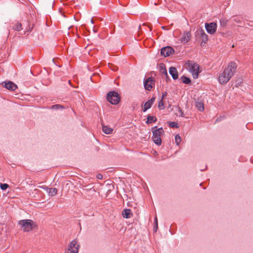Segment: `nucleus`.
Masks as SVG:
<instances>
[{"instance_id": "a878e982", "label": "nucleus", "mask_w": 253, "mask_h": 253, "mask_svg": "<svg viewBox=\"0 0 253 253\" xmlns=\"http://www.w3.org/2000/svg\"><path fill=\"white\" fill-rule=\"evenodd\" d=\"M158 108L161 109H164L165 108L164 102L163 99H161L158 103Z\"/></svg>"}, {"instance_id": "c85d7f7f", "label": "nucleus", "mask_w": 253, "mask_h": 253, "mask_svg": "<svg viewBox=\"0 0 253 253\" xmlns=\"http://www.w3.org/2000/svg\"><path fill=\"white\" fill-rule=\"evenodd\" d=\"M110 68H111V70H113V71H116L118 70V68L116 66H114L113 65H111V66L110 67Z\"/></svg>"}, {"instance_id": "20e7f679", "label": "nucleus", "mask_w": 253, "mask_h": 253, "mask_svg": "<svg viewBox=\"0 0 253 253\" xmlns=\"http://www.w3.org/2000/svg\"><path fill=\"white\" fill-rule=\"evenodd\" d=\"M189 72L192 74L194 79H197L199 74V66L193 62L187 63Z\"/></svg>"}, {"instance_id": "c756f323", "label": "nucleus", "mask_w": 253, "mask_h": 253, "mask_svg": "<svg viewBox=\"0 0 253 253\" xmlns=\"http://www.w3.org/2000/svg\"><path fill=\"white\" fill-rule=\"evenodd\" d=\"M167 92L166 91H164L162 93V96L161 99H164V98L167 96Z\"/></svg>"}, {"instance_id": "4be33fe9", "label": "nucleus", "mask_w": 253, "mask_h": 253, "mask_svg": "<svg viewBox=\"0 0 253 253\" xmlns=\"http://www.w3.org/2000/svg\"><path fill=\"white\" fill-rule=\"evenodd\" d=\"M13 29L19 31L22 30V25L20 23H16L13 26Z\"/></svg>"}, {"instance_id": "ddd939ff", "label": "nucleus", "mask_w": 253, "mask_h": 253, "mask_svg": "<svg viewBox=\"0 0 253 253\" xmlns=\"http://www.w3.org/2000/svg\"><path fill=\"white\" fill-rule=\"evenodd\" d=\"M169 73L171 76L173 80H176L178 78V74L177 69L173 67H171L169 69Z\"/></svg>"}, {"instance_id": "bb28decb", "label": "nucleus", "mask_w": 253, "mask_h": 253, "mask_svg": "<svg viewBox=\"0 0 253 253\" xmlns=\"http://www.w3.org/2000/svg\"><path fill=\"white\" fill-rule=\"evenodd\" d=\"M0 187L2 190H6L8 188V185L7 184H6V183H0Z\"/></svg>"}, {"instance_id": "5701e85b", "label": "nucleus", "mask_w": 253, "mask_h": 253, "mask_svg": "<svg viewBox=\"0 0 253 253\" xmlns=\"http://www.w3.org/2000/svg\"><path fill=\"white\" fill-rule=\"evenodd\" d=\"M181 79H182V82L184 84H189L191 83L190 79L186 77L182 76L181 77Z\"/></svg>"}, {"instance_id": "f03ea898", "label": "nucleus", "mask_w": 253, "mask_h": 253, "mask_svg": "<svg viewBox=\"0 0 253 253\" xmlns=\"http://www.w3.org/2000/svg\"><path fill=\"white\" fill-rule=\"evenodd\" d=\"M18 224L20 226V229L24 232L31 231L34 227V222L30 219H24L20 220Z\"/></svg>"}, {"instance_id": "9b49d317", "label": "nucleus", "mask_w": 253, "mask_h": 253, "mask_svg": "<svg viewBox=\"0 0 253 253\" xmlns=\"http://www.w3.org/2000/svg\"><path fill=\"white\" fill-rule=\"evenodd\" d=\"M155 97H153L151 98L150 100L145 102V103L144 104V106L143 108V111L144 112H146L148 109H150L152 105H153L155 100Z\"/></svg>"}, {"instance_id": "7ed1b4c3", "label": "nucleus", "mask_w": 253, "mask_h": 253, "mask_svg": "<svg viewBox=\"0 0 253 253\" xmlns=\"http://www.w3.org/2000/svg\"><path fill=\"white\" fill-rule=\"evenodd\" d=\"M156 126L152 128L153 136L152 139L154 143L158 145L162 143L161 135L164 133V131L162 127L156 128Z\"/></svg>"}, {"instance_id": "a211bd4d", "label": "nucleus", "mask_w": 253, "mask_h": 253, "mask_svg": "<svg viewBox=\"0 0 253 253\" xmlns=\"http://www.w3.org/2000/svg\"><path fill=\"white\" fill-rule=\"evenodd\" d=\"M196 107L200 111H203L204 110V104L201 101L196 102Z\"/></svg>"}, {"instance_id": "2eb2a0df", "label": "nucleus", "mask_w": 253, "mask_h": 253, "mask_svg": "<svg viewBox=\"0 0 253 253\" xmlns=\"http://www.w3.org/2000/svg\"><path fill=\"white\" fill-rule=\"evenodd\" d=\"M43 189H45L48 193L49 195L51 196L55 195L57 193V190L55 188H48L46 187H42Z\"/></svg>"}, {"instance_id": "393cba45", "label": "nucleus", "mask_w": 253, "mask_h": 253, "mask_svg": "<svg viewBox=\"0 0 253 253\" xmlns=\"http://www.w3.org/2000/svg\"><path fill=\"white\" fill-rule=\"evenodd\" d=\"M169 125L170 127L172 128H177L179 127L178 124L174 122H170Z\"/></svg>"}, {"instance_id": "6ab92c4d", "label": "nucleus", "mask_w": 253, "mask_h": 253, "mask_svg": "<svg viewBox=\"0 0 253 253\" xmlns=\"http://www.w3.org/2000/svg\"><path fill=\"white\" fill-rule=\"evenodd\" d=\"M157 121L156 117L154 116H149L147 117V124H151L152 123L156 122Z\"/></svg>"}, {"instance_id": "412c9836", "label": "nucleus", "mask_w": 253, "mask_h": 253, "mask_svg": "<svg viewBox=\"0 0 253 253\" xmlns=\"http://www.w3.org/2000/svg\"><path fill=\"white\" fill-rule=\"evenodd\" d=\"M158 228V223L157 216L154 218V226L153 228V231L156 232Z\"/></svg>"}, {"instance_id": "cd10ccee", "label": "nucleus", "mask_w": 253, "mask_h": 253, "mask_svg": "<svg viewBox=\"0 0 253 253\" xmlns=\"http://www.w3.org/2000/svg\"><path fill=\"white\" fill-rule=\"evenodd\" d=\"M234 21L237 22V23H239L240 22V18L238 17H235L234 18Z\"/></svg>"}, {"instance_id": "9d476101", "label": "nucleus", "mask_w": 253, "mask_h": 253, "mask_svg": "<svg viewBox=\"0 0 253 253\" xmlns=\"http://www.w3.org/2000/svg\"><path fill=\"white\" fill-rule=\"evenodd\" d=\"M191 35L189 32H185L183 33L180 39V41L181 43L185 44L190 41L191 39Z\"/></svg>"}, {"instance_id": "aec40b11", "label": "nucleus", "mask_w": 253, "mask_h": 253, "mask_svg": "<svg viewBox=\"0 0 253 253\" xmlns=\"http://www.w3.org/2000/svg\"><path fill=\"white\" fill-rule=\"evenodd\" d=\"M51 109H53V110H59V109H65V107L62 106V105H61L60 104H55V105H52L51 107Z\"/></svg>"}, {"instance_id": "dca6fc26", "label": "nucleus", "mask_w": 253, "mask_h": 253, "mask_svg": "<svg viewBox=\"0 0 253 253\" xmlns=\"http://www.w3.org/2000/svg\"><path fill=\"white\" fill-rule=\"evenodd\" d=\"M123 216L126 218H129L132 216V213L130 209H125L122 212Z\"/></svg>"}, {"instance_id": "f8f14e48", "label": "nucleus", "mask_w": 253, "mask_h": 253, "mask_svg": "<svg viewBox=\"0 0 253 253\" xmlns=\"http://www.w3.org/2000/svg\"><path fill=\"white\" fill-rule=\"evenodd\" d=\"M196 33L200 35L201 38L202 39V43H206L208 40V38L207 35L205 33L204 31L201 30L199 31H197Z\"/></svg>"}, {"instance_id": "0eeeda50", "label": "nucleus", "mask_w": 253, "mask_h": 253, "mask_svg": "<svg viewBox=\"0 0 253 253\" xmlns=\"http://www.w3.org/2000/svg\"><path fill=\"white\" fill-rule=\"evenodd\" d=\"M205 28L209 34L212 35L213 34L216 30L217 24L214 22L206 23Z\"/></svg>"}, {"instance_id": "1a4fd4ad", "label": "nucleus", "mask_w": 253, "mask_h": 253, "mask_svg": "<svg viewBox=\"0 0 253 253\" xmlns=\"http://www.w3.org/2000/svg\"><path fill=\"white\" fill-rule=\"evenodd\" d=\"M174 51L173 49L170 46H166L161 49V53L165 57L169 56Z\"/></svg>"}, {"instance_id": "7c9ffc66", "label": "nucleus", "mask_w": 253, "mask_h": 253, "mask_svg": "<svg viewBox=\"0 0 253 253\" xmlns=\"http://www.w3.org/2000/svg\"><path fill=\"white\" fill-rule=\"evenodd\" d=\"M96 177L98 179H101L103 178V175L100 173H98L97 174Z\"/></svg>"}, {"instance_id": "f257e3e1", "label": "nucleus", "mask_w": 253, "mask_h": 253, "mask_svg": "<svg viewBox=\"0 0 253 253\" xmlns=\"http://www.w3.org/2000/svg\"><path fill=\"white\" fill-rule=\"evenodd\" d=\"M236 64L234 62H230L224 71L219 74L218 82L220 84H226L234 75L236 69Z\"/></svg>"}, {"instance_id": "b1692460", "label": "nucleus", "mask_w": 253, "mask_h": 253, "mask_svg": "<svg viewBox=\"0 0 253 253\" xmlns=\"http://www.w3.org/2000/svg\"><path fill=\"white\" fill-rule=\"evenodd\" d=\"M175 141L176 145H179V144L181 141V138L179 134H176L175 135Z\"/></svg>"}, {"instance_id": "39448f33", "label": "nucleus", "mask_w": 253, "mask_h": 253, "mask_svg": "<svg viewBox=\"0 0 253 253\" xmlns=\"http://www.w3.org/2000/svg\"><path fill=\"white\" fill-rule=\"evenodd\" d=\"M107 98L108 101L114 105L118 104L120 100L119 94L115 91L109 92L107 94Z\"/></svg>"}, {"instance_id": "423d86ee", "label": "nucleus", "mask_w": 253, "mask_h": 253, "mask_svg": "<svg viewBox=\"0 0 253 253\" xmlns=\"http://www.w3.org/2000/svg\"><path fill=\"white\" fill-rule=\"evenodd\" d=\"M79 245L76 240L72 241L69 245L68 248V253H78L79 252Z\"/></svg>"}, {"instance_id": "f3484780", "label": "nucleus", "mask_w": 253, "mask_h": 253, "mask_svg": "<svg viewBox=\"0 0 253 253\" xmlns=\"http://www.w3.org/2000/svg\"><path fill=\"white\" fill-rule=\"evenodd\" d=\"M102 131L105 133L109 134L112 133L113 129L107 126L102 125Z\"/></svg>"}, {"instance_id": "2f4dec72", "label": "nucleus", "mask_w": 253, "mask_h": 253, "mask_svg": "<svg viewBox=\"0 0 253 253\" xmlns=\"http://www.w3.org/2000/svg\"><path fill=\"white\" fill-rule=\"evenodd\" d=\"M164 73L166 75H167V70L166 69H165L164 71Z\"/></svg>"}, {"instance_id": "6e6552de", "label": "nucleus", "mask_w": 253, "mask_h": 253, "mask_svg": "<svg viewBox=\"0 0 253 253\" xmlns=\"http://www.w3.org/2000/svg\"><path fill=\"white\" fill-rule=\"evenodd\" d=\"M155 85V81L152 77H149L144 81V86L145 89L151 90Z\"/></svg>"}, {"instance_id": "4468645a", "label": "nucleus", "mask_w": 253, "mask_h": 253, "mask_svg": "<svg viewBox=\"0 0 253 253\" xmlns=\"http://www.w3.org/2000/svg\"><path fill=\"white\" fill-rule=\"evenodd\" d=\"M4 86L9 90H14L17 88V85L11 82H4Z\"/></svg>"}, {"instance_id": "473e14b6", "label": "nucleus", "mask_w": 253, "mask_h": 253, "mask_svg": "<svg viewBox=\"0 0 253 253\" xmlns=\"http://www.w3.org/2000/svg\"><path fill=\"white\" fill-rule=\"evenodd\" d=\"M90 21H91V23L92 24H93V20H92V19H91Z\"/></svg>"}]
</instances>
